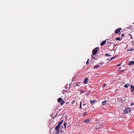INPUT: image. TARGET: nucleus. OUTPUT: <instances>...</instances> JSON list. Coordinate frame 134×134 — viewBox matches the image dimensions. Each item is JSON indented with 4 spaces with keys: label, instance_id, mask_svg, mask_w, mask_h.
Segmentation results:
<instances>
[{
    "label": "nucleus",
    "instance_id": "1",
    "mask_svg": "<svg viewBox=\"0 0 134 134\" xmlns=\"http://www.w3.org/2000/svg\"><path fill=\"white\" fill-rule=\"evenodd\" d=\"M99 49V48L98 47L94 49L92 51V57L93 59H95V57H94L93 55H96L97 53V52H98V49Z\"/></svg>",
    "mask_w": 134,
    "mask_h": 134
},
{
    "label": "nucleus",
    "instance_id": "2",
    "mask_svg": "<svg viewBox=\"0 0 134 134\" xmlns=\"http://www.w3.org/2000/svg\"><path fill=\"white\" fill-rule=\"evenodd\" d=\"M131 110V109L130 108H126L124 111V114H126L127 113L130 112Z\"/></svg>",
    "mask_w": 134,
    "mask_h": 134
},
{
    "label": "nucleus",
    "instance_id": "3",
    "mask_svg": "<svg viewBox=\"0 0 134 134\" xmlns=\"http://www.w3.org/2000/svg\"><path fill=\"white\" fill-rule=\"evenodd\" d=\"M60 126H59V125H58L55 127V129L56 130V131H57L56 133L58 134L59 133L60 130L59 129H60Z\"/></svg>",
    "mask_w": 134,
    "mask_h": 134
},
{
    "label": "nucleus",
    "instance_id": "4",
    "mask_svg": "<svg viewBox=\"0 0 134 134\" xmlns=\"http://www.w3.org/2000/svg\"><path fill=\"white\" fill-rule=\"evenodd\" d=\"M121 30V28H119L117 29H116L115 31V34H117L119 33L120 31Z\"/></svg>",
    "mask_w": 134,
    "mask_h": 134
},
{
    "label": "nucleus",
    "instance_id": "5",
    "mask_svg": "<svg viewBox=\"0 0 134 134\" xmlns=\"http://www.w3.org/2000/svg\"><path fill=\"white\" fill-rule=\"evenodd\" d=\"M106 40H105V41H103L100 43V45L101 46H103L104 45L106 42Z\"/></svg>",
    "mask_w": 134,
    "mask_h": 134
},
{
    "label": "nucleus",
    "instance_id": "6",
    "mask_svg": "<svg viewBox=\"0 0 134 134\" xmlns=\"http://www.w3.org/2000/svg\"><path fill=\"white\" fill-rule=\"evenodd\" d=\"M131 91L133 92L134 91V86L132 85H131Z\"/></svg>",
    "mask_w": 134,
    "mask_h": 134
},
{
    "label": "nucleus",
    "instance_id": "7",
    "mask_svg": "<svg viewBox=\"0 0 134 134\" xmlns=\"http://www.w3.org/2000/svg\"><path fill=\"white\" fill-rule=\"evenodd\" d=\"M91 121V119H88L85 120L84 122L87 123H89Z\"/></svg>",
    "mask_w": 134,
    "mask_h": 134
},
{
    "label": "nucleus",
    "instance_id": "8",
    "mask_svg": "<svg viewBox=\"0 0 134 134\" xmlns=\"http://www.w3.org/2000/svg\"><path fill=\"white\" fill-rule=\"evenodd\" d=\"M58 101V102L60 103L61 102H62V101L63 100L61 98H59L57 99Z\"/></svg>",
    "mask_w": 134,
    "mask_h": 134
},
{
    "label": "nucleus",
    "instance_id": "9",
    "mask_svg": "<svg viewBox=\"0 0 134 134\" xmlns=\"http://www.w3.org/2000/svg\"><path fill=\"white\" fill-rule=\"evenodd\" d=\"M134 64V61H130L129 63V65H132Z\"/></svg>",
    "mask_w": 134,
    "mask_h": 134
},
{
    "label": "nucleus",
    "instance_id": "10",
    "mask_svg": "<svg viewBox=\"0 0 134 134\" xmlns=\"http://www.w3.org/2000/svg\"><path fill=\"white\" fill-rule=\"evenodd\" d=\"M88 79L87 78H85V80L84 81L83 83L85 84H86L87 83V80H88Z\"/></svg>",
    "mask_w": 134,
    "mask_h": 134
},
{
    "label": "nucleus",
    "instance_id": "11",
    "mask_svg": "<svg viewBox=\"0 0 134 134\" xmlns=\"http://www.w3.org/2000/svg\"><path fill=\"white\" fill-rule=\"evenodd\" d=\"M96 102V101L95 100H94L93 101L90 100L91 103L92 105L94 103Z\"/></svg>",
    "mask_w": 134,
    "mask_h": 134
},
{
    "label": "nucleus",
    "instance_id": "12",
    "mask_svg": "<svg viewBox=\"0 0 134 134\" xmlns=\"http://www.w3.org/2000/svg\"><path fill=\"white\" fill-rule=\"evenodd\" d=\"M100 124H98L96 127V129H98L100 127Z\"/></svg>",
    "mask_w": 134,
    "mask_h": 134
},
{
    "label": "nucleus",
    "instance_id": "13",
    "mask_svg": "<svg viewBox=\"0 0 134 134\" xmlns=\"http://www.w3.org/2000/svg\"><path fill=\"white\" fill-rule=\"evenodd\" d=\"M63 120H62L60 121L58 123V125H59V126H60L61 124H62L63 123Z\"/></svg>",
    "mask_w": 134,
    "mask_h": 134
},
{
    "label": "nucleus",
    "instance_id": "14",
    "mask_svg": "<svg viewBox=\"0 0 134 134\" xmlns=\"http://www.w3.org/2000/svg\"><path fill=\"white\" fill-rule=\"evenodd\" d=\"M129 85V84L128 83H127L124 86V87L126 88H127Z\"/></svg>",
    "mask_w": 134,
    "mask_h": 134
},
{
    "label": "nucleus",
    "instance_id": "15",
    "mask_svg": "<svg viewBox=\"0 0 134 134\" xmlns=\"http://www.w3.org/2000/svg\"><path fill=\"white\" fill-rule=\"evenodd\" d=\"M100 66L99 65H97L95 66H94L93 68H98Z\"/></svg>",
    "mask_w": 134,
    "mask_h": 134
},
{
    "label": "nucleus",
    "instance_id": "16",
    "mask_svg": "<svg viewBox=\"0 0 134 134\" xmlns=\"http://www.w3.org/2000/svg\"><path fill=\"white\" fill-rule=\"evenodd\" d=\"M62 102L60 103V104L61 106L63 105L65 103V101H64L63 100L62 101Z\"/></svg>",
    "mask_w": 134,
    "mask_h": 134
},
{
    "label": "nucleus",
    "instance_id": "17",
    "mask_svg": "<svg viewBox=\"0 0 134 134\" xmlns=\"http://www.w3.org/2000/svg\"><path fill=\"white\" fill-rule=\"evenodd\" d=\"M116 41L119 40L120 41L121 40V39H120V37H119L116 38Z\"/></svg>",
    "mask_w": 134,
    "mask_h": 134
},
{
    "label": "nucleus",
    "instance_id": "18",
    "mask_svg": "<svg viewBox=\"0 0 134 134\" xmlns=\"http://www.w3.org/2000/svg\"><path fill=\"white\" fill-rule=\"evenodd\" d=\"M105 56H108V57H110V56H111V55H109L108 54H107H107H105Z\"/></svg>",
    "mask_w": 134,
    "mask_h": 134
},
{
    "label": "nucleus",
    "instance_id": "19",
    "mask_svg": "<svg viewBox=\"0 0 134 134\" xmlns=\"http://www.w3.org/2000/svg\"><path fill=\"white\" fill-rule=\"evenodd\" d=\"M102 104L103 105H104L106 104V103L104 101H103L102 103Z\"/></svg>",
    "mask_w": 134,
    "mask_h": 134
},
{
    "label": "nucleus",
    "instance_id": "20",
    "mask_svg": "<svg viewBox=\"0 0 134 134\" xmlns=\"http://www.w3.org/2000/svg\"><path fill=\"white\" fill-rule=\"evenodd\" d=\"M115 57H115V56L112 57L110 60H113V59H114Z\"/></svg>",
    "mask_w": 134,
    "mask_h": 134
},
{
    "label": "nucleus",
    "instance_id": "21",
    "mask_svg": "<svg viewBox=\"0 0 134 134\" xmlns=\"http://www.w3.org/2000/svg\"><path fill=\"white\" fill-rule=\"evenodd\" d=\"M66 124H67L65 122V123L64 124V126L65 128L66 127Z\"/></svg>",
    "mask_w": 134,
    "mask_h": 134
},
{
    "label": "nucleus",
    "instance_id": "22",
    "mask_svg": "<svg viewBox=\"0 0 134 134\" xmlns=\"http://www.w3.org/2000/svg\"><path fill=\"white\" fill-rule=\"evenodd\" d=\"M80 84V83H77L76 84V86H78Z\"/></svg>",
    "mask_w": 134,
    "mask_h": 134
},
{
    "label": "nucleus",
    "instance_id": "23",
    "mask_svg": "<svg viewBox=\"0 0 134 134\" xmlns=\"http://www.w3.org/2000/svg\"><path fill=\"white\" fill-rule=\"evenodd\" d=\"M106 86H107V84H104L103 85V86H103V87H105Z\"/></svg>",
    "mask_w": 134,
    "mask_h": 134
},
{
    "label": "nucleus",
    "instance_id": "24",
    "mask_svg": "<svg viewBox=\"0 0 134 134\" xmlns=\"http://www.w3.org/2000/svg\"><path fill=\"white\" fill-rule=\"evenodd\" d=\"M89 59H88L86 62V64H87L89 63Z\"/></svg>",
    "mask_w": 134,
    "mask_h": 134
},
{
    "label": "nucleus",
    "instance_id": "25",
    "mask_svg": "<svg viewBox=\"0 0 134 134\" xmlns=\"http://www.w3.org/2000/svg\"><path fill=\"white\" fill-rule=\"evenodd\" d=\"M75 103V101L73 100L72 102V104H74Z\"/></svg>",
    "mask_w": 134,
    "mask_h": 134
},
{
    "label": "nucleus",
    "instance_id": "26",
    "mask_svg": "<svg viewBox=\"0 0 134 134\" xmlns=\"http://www.w3.org/2000/svg\"><path fill=\"white\" fill-rule=\"evenodd\" d=\"M121 63H120V64H118V65H117V67H118V66H120L121 65Z\"/></svg>",
    "mask_w": 134,
    "mask_h": 134
},
{
    "label": "nucleus",
    "instance_id": "27",
    "mask_svg": "<svg viewBox=\"0 0 134 134\" xmlns=\"http://www.w3.org/2000/svg\"><path fill=\"white\" fill-rule=\"evenodd\" d=\"M134 49L133 48H131L130 49V51H131L133 50Z\"/></svg>",
    "mask_w": 134,
    "mask_h": 134
},
{
    "label": "nucleus",
    "instance_id": "28",
    "mask_svg": "<svg viewBox=\"0 0 134 134\" xmlns=\"http://www.w3.org/2000/svg\"><path fill=\"white\" fill-rule=\"evenodd\" d=\"M134 105V104L133 103H131V104L130 105V106L131 105Z\"/></svg>",
    "mask_w": 134,
    "mask_h": 134
},
{
    "label": "nucleus",
    "instance_id": "29",
    "mask_svg": "<svg viewBox=\"0 0 134 134\" xmlns=\"http://www.w3.org/2000/svg\"><path fill=\"white\" fill-rule=\"evenodd\" d=\"M121 36H122V37H121V38H122V37H124V36H125V35H124V34H122L121 35Z\"/></svg>",
    "mask_w": 134,
    "mask_h": 134
},
{
    "label": "nucleus",
    "instance_id": "30",
    "mask_svg": "<svg viewBox=\"0 0 134 134\" xmlns=\"http://www.w3.org/2000/svg\"><path fill=\"white\" fill-rule=\"evenodd\" d=\"M86 112H85L84 113V114L83 115V116H85V115H86Z\"/></svg>",
    "mask_w": 134,
    "mask_h": 134
},
{
    "label": "nucleus",
    "instance_id": "31",
    "mask_svg": "<svg viewBox=\"0 0 134 134\" xmlns=\"http://www.w3.org/2000/svg\"><path fill=\"white\" fill-rule=\"evenodd\" d=\"M79 108H80V109H82V105H80V107Z\"/></svg>",
    "mask_w": 134,
    "mask_h": 134
},
{
    "label": "nucleus",
    "instance_id": "32",
    "mask_svg": "<svg viewBox=\"0 0 134 134\" xmlns=\"http://www.w3.org/2000/svg\"><path fill=\"white\" fill-rule=\"evenodd\" d=\"M80 105H82V102H81L80 103Z\"/></svg>",
    "mask_w": 134,
    "mask_h": 134
},
{
    "label": "nucleus",
    "instance_id": "33",
    "mask_svg": "<svg viewBox=\"0 0 134 134\" xmlns=\"http://www.w3.org/2000/svg\"><path fill=\"white\" fill-rule=\"evenodd\" d=\"M131 42L132 43H133V44H134V42L133 41H132Z\"/></svg>",
    "mask_w": 134,
    "mask_h": 134
},
{
    "label": "nucleus",
    "instance_id": "34",
    "mask_svg": "<svg viewBox=\"0 0 134 134\" xmlns=\"http://www.w3.org/2000/svg\"><path fill=\"white\" fill-rule=\"evenodd\" d=\"M104 101L106 103L107 102H108V101L107 100H105V101Z\"/></svg>",
    "mask_w": 134,
    "mask_h": 134
},
{
    "label": "nucleus",
    "instance_id": "35",
    "mask_svg": "<svg viewBox=\"0 0 134 134\" xmlns=\"http://www.w3.org/2000/svg\"><path fill=\"white\" fill-rule=\"evenodd\" d=\"M131 39H132V36L131 35Z\"/></svg>",
    "mask_w": 134,
    "mask_h": 134
},
{
    "label": "nucleus",
    "instance_id": "36",
    "mask_svg": "<svg viewBox=\"0 0 134 134\" xmlns=\"http://www.w3.org/2000/svg\"><path fill=\"white\" fill-rule=\"evenodd\" d=\"M100 64V65H102V64L101 63L98 64Z\"/></svg>",
    "mask_w": 134,
    "mask_h": 134
},
{
    "label": "nucleus",
    "instance_id": "37",
    "mask_svg": "<svg viewBox=\"0 0 134 134\" xmlns=\"http://www.w3.org/2000/svg\"><path fill=\"white\" fill-rule=\"evenodd\" d=\"M110 59V58H109L107 59V60H109Z\"/></svg>",
    "mask_w": 134,
    "mask_h": 134
},
{
    "label": "nucleus",
    "instance_id": "38",
    "mask_svg": "<svg viewBox=\"0 0 134 134\" xmlns=\"http://www.w3.org/2000/svg\"><path fill=\"white\" fill-rule=\"evenodd\" d=\"M86 105V104H83V106H84V105Z\"/></svg>",
    "mask_w": 134,
    "mask_h": 134
},
{
    "label": "nucleus",
    "instance_id": "39",
    "mask_svg": "<svg viewBox=\"0 0 134 134\" xmlns=\"http://www.w3.org/2000/svg\"><path fill=\"white\" fill-rule=\"evenodd\" d=\"M121 69V67H120L119 70H120Z\"/></svg>",
    "mask_w": 134,
    "mask_h": 134
},
{
    "label": "nucleus",
    "instance_id": "40",
    "mask_svg": "<svg viewBox=\"0 0 134 134\" xmlns=\"http://www.w3.org/2000/svg\"><path fill=\"white\" fill-rule=\"evenodd\" d=\"M120 34V33H119V34Z\"/></svg>",
    "mask_w": 134,
    "mask_h": 134
}]
</instances>
